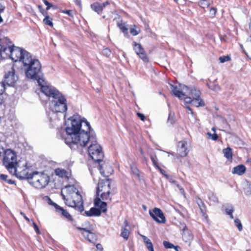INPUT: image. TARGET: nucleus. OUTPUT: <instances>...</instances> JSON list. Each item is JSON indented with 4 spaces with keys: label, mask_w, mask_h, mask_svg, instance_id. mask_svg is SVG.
Wrapping results in <instances>:
<instances>
[{
    "label": "nucleus",
    "mask_w": 251,
    "mask_h": 251,
    "mask_svg": "<svg viewBox=\"0 0 251 251\" xmlns=\"http://www.w3.org/2000/svg\"><path fill=\"white\" fill-rule=\"evenodd\" d=\"M69 120L71 123L66 127V135L62 138L71 148L73 145L77 147H86L89 135L93 133L89 123L85 119H82L78 115H74Z\"/></svg>",
    "instance_id": "f257e3e1"
},
{
    "label": "nucleus",
    "mask_w": 251,
    "mask_h": 251,
    "mask_svg": "<svg viewBox=\"0 0 251 251\" xmlns=\"http://www.w3.org/2000/svg\"><path fill=\"white\" fill-rule=\"evenodd\" d=\"M88 144H90L88 149L90 157L99 163V170L100 173L104 176H108L113 172L112 168L110 165L102 161L104 154L101 147L97 143L96 137L93 133L89 135Z\"/></svg>",
    "instance_id": "f03ea898"
},
{
    "label": "nucleus",
    "mask_w": 251,
    "mask_h": 251,
    "mask_svg": "<svg viewBox=\"0 0 251 251\" xmlns=\"http://www.w3.org/2000/svg\"><path fill=\"white\" fill-rule=\"evenodd\" d=\"M25 57L23 66L26 77L37 80L38 83L43 82V74L40 61L31 54H27Z\"/></svg>",
    "instance_id": "7ed1b4c3"
},
{
    "label": "nucleus",
    "mask_w": 251,
    "mask_h": 251,
    "mask_svg": "<svg viewBox=\"0 0 251 251\" xmlns=\"http://www.w3.org/2000/svg\"><path fill=\"white\" fill-rule=\"evenodd\" d=\"M8 42L10 45L5 44V51L8 53H6L7 57H10L14 62L21 61L23 64L25 56L31 54L25 50L13 46L9 39Z\"/></svg>",
    "instance_id": "20e7f679"
},
{
    "label": "nucleus",
    "mask_w": 251,
    "mask_h": 251,
    "mask_svg": "<svg viewBox=\"0 0 251 251\" xmlns=\"http://www.w3.org/2000/svg\"><path fill=\"white\" fill-rule=\"evenodd\" d=\"M51 113L49 114L50 121L56 116L55 113H64L67 109L66 100L64 96L60 93L51 101L50 104Z\"/></svg>",
    "instance_id": "39448f33"
},
{
    "label": "nucleus",
    "mask_w": 251,
    "mask_h": 251,
    "mask_svg": "<svg viewBox=\"0 0 251 251\" xmlns=\"http://www.w3.org/2000/svg\"><path fill=\"white\" fill-rule=\"evenodd\" d=\"M49 181V176L43 172H33L32 175L28 178L29 184L38 189L45 188Z\"/></svg>",
    "instance_id": "423d86ee"
},
{
    "label": "nucleus",
    "mask_w": 251,
    "mask_h": 251,
    "mask_svg": "<svg viewBox=\"0 0 251 251\" xmlns=\"http://www.w3.org/2000/svg\"><path fill=\"white\" fill-rule=\"evenodd\" d=\"M111 180L109 179L100 180L96 191V198H100L102 201H111L110 196Z\"/></svg>",
    "instance_id": "0eeeda50"
},
{
    "label": "nucleus",
    "mask_w": 251,
    "mask_h": 251,
    "mask_svg": "<svg viewBox=\"0 0 251 251\" xmlns=\"http://www.w3.org/2000/svg\"><path fill=\"white\" fill-rule=\"evenodd\" d=\"M19 163L17 156L15 151L6 149L4 151L3 164L9 173H14V168Z\"/></svg>",
    "instance_id": "6e6552de"
},
{
    "label": "nucleus",
    "mask_w": 251,
    "mask_h": 251,
    "mask_svg": "<svg viewBox=\"0 0 251 251\" xmlns=\"http://www.w3.org/2000/svg\"><path fill=\"white\" fill-rule=\"evenodd\" d=\"M14 173H9L12 175L15 176L21 179L28 178L32 175V172H30V169L27 167L25 162L19 161L18 164L14 168Z\"/></svg>",
    "instance_id": "1a4fd4ad"
},
{
    "label": "nucleus",
    "mask_w": 251,
    "mask_h": 251,
    "mask_svg": "<svg viewBox=\"0 0 251 251\" xmlns=\"http://www.w3.org/2000/svg\"><path fill=\"white\" fill-rule=\"evenodd\" d=\"M62 197L68 206L75 207L80 212L83 211L82 198L79 192L76 193L75 196L69 197V198H66L65 195L62 192Z\"/></svg>",
    "instance_id": "9d476101"
},
{
    "label": "nucleus",
    "mask_w": 251,
    "mask_h": 251,
    "mask_svg": "<svg viewBox=\"0 0 251 251\" xmlns=\"http://www.w3.org/2000/svg\"><path fill=\"white\" fill-rule=\"evenodd\" d=\"M94 204L98 208H91L89 211H86L85 213L87 216H100L101 212H105L107 211L106 202L101 201L100 198L95 199Z\"/></svg>",
    "instance_id": "9b49d317"
},
{
    "label": "nucleus",
    "mask_w": 251,
    "mask_h": 251,
    "mask_svg": "<svg viewBox=\"0 0 251 251\" xmlns=\"http://www.w3.org/2000/svg\"><path fill=\"white\" fill-rule=\"evenodd\" d=\"M38 84L40 86V89L43 93L48 97L52 98V100L60 94L56 88L47 84L44 78H43V82L38 83Z\"/></svg>",
    "instance_id": "f8f14e48"
},
{
    "label": "nucleus",
    "mask_w": 251,
    "mask_h": 251,
    "mask_svg": "<svg viewBox=\"0 0 251 251\" xmlns=\"http://www.w3.org/2000/svg\"><path fill=\"white\" fill-rule=\"evenodd\" d=\"M7 71L5 73L3 83L8 86H13L18 80V76L15 75V70L11 65L7 66Z\"/></svg>",
    "instance_id": "ddd939ff"
},
{
    "label": "nucleus",
    "mask_w": 251,
    "mask_h": 251,
    "mask_svg": "<svg viewBox=\"0 0 251 251\" xmlns=\"http://www.w3.org/2000/svg\"><path fill=\"white\" fill-rule=\"evenodd\" d=\"M170 86L173 94L179 99H181L184 96L187 95L189 91V88L187 86L181 84L176 86L170 84Z\"/></svg>",
    "instance_id": "4468645a"
},
{
    "label": "nucleus",
    "mask_w": 251,
    "mask_h": 251,
    "mask_svg": "<svg viewBox=\"0 0 251 251\" xmlns=\"http://www.w3.org/2000/svg\"><path fill=\"white\" fill-rule=\"evenodd\" d=\"M149 214L152 219L159 223H164L165 218L162 211L158 208H154L152 211L150 210Z\"/></svg>",
    "instance_id": "2eb2a0df"
},
{
    "label": "nucleus",
    "mask_w": 251,
    "mask_h": 251,
    "mask_svg": "<svg viewBox=\"0 0 251 251\" xmlns=\"http://www.w3.org/2000/svg\"><path fill=\"white\" fill-rule=\"evenodd\" d=\"M189 143L185 140L180 141L177 144V153L180 157L186 156L189 151Z\"/></svg>",
    "instance_id": "dca6fc26"
},
{
    "label": "nucleus",
    "mask_w": 251,
    "mask_h": 251,
    "mask_svg": "<svg viewBox=\"0 0 251 251\" xmlns=\"http://www.w3.org/2000/svg\"><path fill=\"white\" fill-rule=\"evenodd\" d=\"M48 203L49 204L53 206L56 212L60 214L62 217L67 219L69 221H72L73 220L71 215L66 210L53 202L50 199H49Z\"/></svg>",
    "instance_id": "f3484780"
},
{
    "label": "nucleus",
    "mask_w": 251,
    "mask_h": 251,
    "mask_svg": "<svg viewBox=\"0 0 251 251\" xmlns=\"http://www.w3.org/2000/svg\"><path fill=\"white\" fill-rule=\"evenodd\" d=\"M133 50L138 56L144 62H148V58L141 45L136 42L133 44Z\"/></svg>",
    "instance_id": "a211bd4d"
},
{
    "label": "nucleus",
    "mask_w": 251,
    "mask_h": 251,
    "mask_svg": "<svg viewBox=\"0 0 251 251\" xmlns=\"http://www.w3.org/2000/svg\"><path fill=\"white\" fill-rule=\"evenodd\" d=\"M8 43V39L7 37H0V59L7 57L6 53H8L5 51V44L10 45Z\"/></svg>",
    "instance_id": "6ab92c4d"
},
{
    "label": "nucleus",
    "mask_w": 251,
    "mask_h": 251,
    "mask_svg": "<svg viewBox=\"0 0 251 251\" xmlns=\"http://www.w3.org/2000/svg\"><path fill=\"white\" fill-rule=\"evenodd\" d=\"M109 4L110 3L108 1H106L102 3L95 2L91 5V7L93 10L95 11L98 14H100L103 8Z\"/></svg>",
    "instance_id": "aec40b11"
},
{
    "label": "nucleus",
    "mask_w": 251,
    "mask_h": 251,
    "mask_svg": "<svg viewBox=\"0 0 251 251\" xmlns=\"http://www.w3.org/2000/svg\"><path fill=\"white\" fill-rule=\"evenodd\" d=\"M185 101L187 103H191L192 105L197 107L204 105V101L200 98L192 99L191 97H186Z\"/></svg>",
    "instance_id": "412c9836"
},
{
    "label": "nucleus",
    "mask_w": 251,
    "mask_h": 251,
    "mask_svg": "<svg viewBox=\"0 0 251 251\" xmlns=\"http://www.w3.org/2000/svg\"><path fill=\"white\" fill-rule=\"evenodd\" d=\"M181 228L182 229V238L185 242L190 241L193 239V235L185 224H181Z\"/></svg>",
    "instance_id": "4be33fe9"
},
{
    "label": "nucleus",
    "mask_w": 251,
    "mask_h": 251,
    "mask_svg": "<svg viewBox=\"0 0 251 251\" xmlns=\"http://www.w3.org/2000/svg\"><path fill=\"white\" fill-rule=\"evenodd\" d=\"M64 191L66 193V198H69V197L75 196L76 193L78 192V190L73 185L66 186Z\"/></svg>",
    "instance_id": "5701e85b"
},
{
    "label": "nucleus",
    "mask_w": 251,
    "mask_h": 251,
    "mask_svg": "<svg viewBox=\"0 0 251 251\" xmlns=\"http://www.w3.org/2000/svg\"><path fill=\"white\" fill-rule=\"evenodd\" d=\"M54 173L56 176L65 179H68L71 175L70 172L60 168L56 169Z\"/></svg>",
    "instance_id": "b1692460"
},
{
    "label": "nucleus",
    "mask_w": 251,
    "mask_h": 251,
    "mask_svg": "<svg viewBox=\"0 0 251 251\" xmlns=\"http://www.w3.org/2000/svg\"><path fill=\"white\" fill-rule=\"evenodd\" d=\"M124 224L125 227H122L121 236L124 238L125 240H127L128 238L129 235V226L126 220L125 221Z\"/></svg>",
    "instance_id": "393cba45"
},
{
    "label": "nucleus",
    "mask_w": 251,
    "mask_h": 251,
    "mask_svg": "<svg viewBox=\"0 0 251 251\" xmlns=\"http://www.w3.org/2000/svg\"><path fill=\"white\" fill-rule=\"evenodd\" d=\"M246 167L243 165H239L233 168L232 173L233 174H237L239 176L243 175L246 171Z\"/></svg>",
    "instance_id": "a878e982"
},
{
    "label": "nucleus",
    "mask_w": 251,
    "mask_h": 251,
    "mask_svg": "<svg viewBox=\"0 0 251 251\" xmlns=\"http://www.w3.org/2000/svg\"><path fill=\"white\" fill-rule=\"evenodd\" d=\"M78 229L79 230H83V232L82 233V234L84 238H85L86 239H87V240L89 242L92 241V240L94 237V234L92 232H91L88 230H87L85 228L79 227V228H78Z\"/></svg>",
    "instance_id": "bb28decb"
},
{
    "label": "nucleus",
    "mask_w": 251,
    "mask_h": 251,
    "mask_svg": "<svg viewBox=\"0 0 251 251\" xmlns=\"http://www.w3.org/2000/svg\"><path fill=\"white\" fill-rule=\"evenodd\" d=\"M165 177L171 183L176 185L179 189L180 193L182 194H184V189L180 187V186L177 183V181L174 179L172 176L166 175Z\"/></svg>",
    "instance_id": "cd10ccee"
},
{
    "label": "nucleus",
    "mask_w": 251,
    "mask_h": 251,
    "mask_svg": "<svg viewBox=\"0 0 251 251\" xmlns=\"http://www.w3.org/2000/svg\"><path fill=\"white\" fill-rule=\"evenodd\" d=\"M187 95L191 96L190 97L192 99L193 98H200L201 92L199 90L196 89L195 88H192L190 90L189 88V91Z\"/></svg>",
    "instance_id": "c85d7f7f"
},
{
    "label": "nucleus",
    "mask_w": 251,
    "mask_h": 251,
    "mask_svg": "<svg viewBox=\"0 0 251 251\" xmlns=\"http://www.w3.org/2000/svg\"><path fill=\"white\" fill-rule=\"evenodd\" d=\"M223 152L224 154V156L227 159L230 160L232 158V154L231 149L230 148L227 147V148L224 149Z\"/></svg>",
    "instance_id": "c756f323"
},
{
    "label": "nucleus",
    "mask_w": 251,
    "mask_h": 251,
    "mask_svg": "<svg viewBox=\"0 0 251 251\" xmlns=\"http://www.w3.org/2000/svg\"><path fill=\"white\" fill-rule=\"evenodd\" d=\"M129 29L130 33L133 36H136L141 32V29L137 28L135 25H131Z\"/></svg>",
    "instance_id": "7c9ffc66"
},
{
    "label": "nucleus",
    "mask_w": 251,
    "mask_h": 251,
    "mask_svg": "<svg viewBox=\"0 0 251 251\" xmlns=\"http://www.w3.org/2000/svg\"><path fill=\"white\" fill-rule=\"evenodd\" d=\"M212 2L209 0H200L198 4L201 8H205L209 6Z\"/></svg>",
    "instance_id": "2f4dec72"
},
{
    "label": "nucleus",
    "mask_w": 251,
    "mask_h": 251,
    "mask_svg": "<svg viewBox=\"0 0 251 251\" xmlns=\"http://www.w3.org/2000/svg\"><path fill=\"white\" fill-rule=\"evenodd\" d=\"M208 197L210 201L214 203L218 202V197L212 192H209L208 194Z\"/></svg>",
    "instance_id": "473e14b6"
},
{
    "label": "nucleus",
    "mask_w": 251,
    "mask_h": 251,
    "mask_svg": "<svg viewBox=\"0 0 251 251\" xmlns=\"http://www.w3.org/2000/svg\"><path fill=\"white\" fill-rule=\"evenodd\" d=\"M43 22L45 24L50 27L53 26L52 19L48 15L45 16V18L43 20Z\"/></svg>",
    "instance_id": "72a5a7b5"
},
{
    "label": "nucleus",
    "mask_w": 251,
    "mask_h": 251,
    "mask_svg": "<svg viewBox=\"0 0 251 251\" xmlns=\"http://www.w3.org/2000/svg\"><path fill=\"white\" fill-rule=\"evenodd\" d=\"M118 26L120 28L121 31L126 35L128 34V29L126 27L125 23H118Z\"/></svg>",
    "instance_id": "f704fd0d"
},
{
    "label": "nucleus",
    "mask_w": 251,
    "mask_h": 251,
    "mask_svg": "<svg viewBox=\"0 0 251 251\" xmlns=\"http://www.w3.org/2000/svg\"><path fill=\"white\" fill-rule=\"evenodd\" d=\"M131 171L132 174L136 177L139 178V170L136 167L130 166Z\"/></svg>",
    "instance_id": "c9c22d12"
},
{
    "label": "nucleus",
    "mask_w": 251,
    "mask_h": 251,
    "mask_svg": "<svg viewBox=\"0 0 251 251\" xmlns=\"http://www.w3.org/2000/svg\"><path fill=\"white\" fill-rule=\"evenodd\" d=\"M234 211L233 207L232 205L229 206L226 209V212L227 215H228L231 219L233 218L232 213Z\"/></svg>",
    "instance_id": "e433bc0d"
},
{
    "label": "nucleus",
    "mask_w": 251,
    "mask_h": 251,
    "mask_svg": "<svg viewBox=\"0 0 251 251\" xmlns=\"http://www.w3.org/2000/svg\"><path fill=\"white\" fill-rule=\"evenodd\" d=\"M207 85L209 89L213 91H218L220 90V87L218 85H216L215 84H207Z\"/></svg>",
    "instance_id": "4c0bfd02"
},
{
    "label": "nucleus",
    "mask_w": 251,
    "mask_h": 251,
    "mask_svg": "<svg viewBox=\"0 0 251 251\" xmlns=\"http://www.w3.org/2000/svg\"><path fill=\"white\" fill-rule=\"evenodd\" d=\"M199 206L202 214V215L206 217L207 215L205 214V206L204 203L201 201V204L199 203Z\"/></svg>",
    "instance_id": "58836bf2"
},
{
    "label": "nucleus",
    "mask_w": 251,
    "mask_h": 251,
    "mask_svg": "<svg viewBox=\"0 0 251 251\" xmlns=\"http://www.w3.org/2000/svg\"><path fill=\"white\" fill-rule=\"evenodd\" d=\"M219 60L221 63H225L230 60V57L228 56H222L219 58Z\"/></svg>",
    "instance_id": "ea45409f"
},
{
    "label": "nucleus",
    "mask_w": 251,
    "mask_h": 251,
    "mask_svg": "<svg viewBox=\"0 0 251 251\" xmlns=\"http://www.w3.org/2000/svg\"><path fill=\"white\" fill-rule=\"evenodd\" d=\"M234 223L235 224V226L238 228V230L239 231H241L243 229V227H242V224H241L240 220L238 219H236L234 220Z\"/></svg>",
    "instance_id": "a19ab883"
},
{
    "label": "nucleus",
    "mask_w": 251,
    "mask_h": 251,
    "mask_svg": "<svg viewBox=\"0 0 251 251\" xmlns=\"http://www.w3.org/2000/svg\"><path fill=\"white\" fill-rule=\"evenodd\" d=\"M151 159L153 165L156 167L159 168V166L157 162V157L156 155H151Z\"/></svg>",
    "instance_id": "79ce46f5"
},
{
    "label": "nucleus",
    "mask_w": 251,
    "mask_h": 251,
    "mask_svg": "<svg viewBox=\"0 0 251 251\" xmlns=\"http://www.w3.org/2000/svg\"><path fill=\"white\" fill-rule=\"evenodd\" d=\"M208 138L212 139V140L216 141L218 139V136L217 134L214 133L213 134L210 132L207 133Z\"/></svg>",
    "instance_id": "37998d69"
},
{
    "label": "nucleus",
    "mask_w": 251,
    "mask_h": 251,
    "mask_svg": "<svg viewBox=\"0 0 251 251\" xmlns=\"http://www.w3.org/2000/svg\"><path fill=\"white\" fill-rule=\"evenodd\" d=\"M163 244L164 246L166 249H172L175 247V246L174 245L166 241H164Z\"/></svg>",
    "instance_id": "c03bdc74"
},
{
    "label": "nucleus",
    "mask_w": 251,
    "mask_h": 251,
    "mask_svg": "<svg viewBox=\"0 0 251 251\" xmlns=\"http://www.w3.org/2000/svg\"><path fill=\"white\" fill-rule=\"evenodd\" d=\"M102 53L104 56L109 57L111 54V51L109 49L105 48L102 50Z\"/></svg>",
    "instance_id": "a18cd8bd"
},
{
    "label": "nucleus",
    "mask_w": 251,
    "mask_h": 251,
    "mask_svg": "<svg viewBox=\"0 0 251 251\" xmlns=\"http://www.w3.org/2000/svg\"><path fill=\"white\" fill-rule=\"evenodd\" d=\"M44 3L47 6L46 10H48L50 9V7L53 6V5L50 3L48 1L46 0H44Z\"/></svg>",
    "instance_id": "49530a36"
},
{
    "label": "nucleus",
    "mask_w": 251,
    "mask_h": 251,
    "mask_svg": "<svg viewBox=\"0 0 251 251\" xmlns=\"http://www.w3.org/2000/svg\"><path fill=\"white\" fill-rule=\"evenodd\" d=\"M5 90V84L2 82H0V96L2 94Z\"/></svg>",
    "instance_id": "de8ad7c7"
},
{
    "label": "nucleus",
    "mask_w": 251,
    "mask_h": 251,
    "mask_svg": "<svg viewBox=\"0 0 251 251\" xmlns=\"http://www.w3.org/2000/svg\"><path fill=\"white\" fill-rule=\"evenodd\" d=\"M31 221L32 222L34 229L36 231V232H37V233L39 234H40V230H39L37 225L35 223V222L33 221V220H31Z\"/></svg>",
    "instance_id": "09e8293b"
},
{
    "label": "nucleus",
    "mask_w": 251,
    "mask_h": 251,
    "mask_svg": "<svg viewBox=\"0 0 251 251\" xmlns=\"http://www.w3.org/2000/svg\"><path fill=\"white\" fill-rule=\"evenodd\" d=\"M216 8L214 7H212L210 9V14L212 16H214L216 13Z\"/></svg>",
    "instance_id": "8fccbe9b"
},
{
    "label": "nucleus",
    "mask_w": 251,
    "mask_h": 251,
    "mask_svg": "<svg viewBox=\"0 0 251 251\" xmlns=\"http://www.w3.org/2000/svg\"><path fill=\"white\" fill-rule=\"evenodd\" d=\"M186 109L188 110L187 113L188 114H190L194 118V119H195L194 113L192 111L191 108L189 106H186Z\"/></svg>",
    "instance_id": "3c124183"
},
{
    "label": "nucleus",
    "mask_w": 251,
    "mask_h": 251,
    "mask_svg": "<svg viewBox=\"0 0 251 251\" xmlns=\"http://www.w3.org/2000/svg\"><path fill=\"white\" fill-rule=\"evenodd\" d=\"M140 236L142 237V238L144 240V242L146 244H147L149 242L151 241V240L149 238H148L146 236L143 235H140Z\"/></svg>",
    "instance_id": "603ef678"
},
{
    "label": "nucleus",
    "mask_w": 251,
    "mask_h": 251,
    "mask_svg": "<svg viewBox=\"0 0 251 251\" xmlns=\"http://www.w3.org/2000/svg\"><path fill=\"white\" fill-rule=\"evenodd\" d=\"M63 13L68 14L69 16L73 17L74 12L72 10H65L63 11Z\"/></svg>",
    "instance_id": "864d4df0"
},
{
    "label": "nucleus",
    "mask_w": 251,
    "mask_h": 251,
    "mask_svg": "<svg viewBox=\"0 0 251 251\" xmlns=\"http://www.w3.org/2000/svg\"><path fill=\"white\" fill-rule=\"evenodd\" d=\"M137 115L138 116V117L143 121H144L145 119V116L142 114V113H137Z\"/></svg>",
    "instance_id": "5fc2aeb1"
},
{
    "label": "nucleus",
    "mask_w": 251,
    "mask_h": 251,
    "mask_svg": "<svg viewBox=\"0 0 251 251\" xmlns=\"http://www.w3.org/2000/svg\"><path fill=\"white\" fill-rule=\"evenodd\" d=\"M147 246V247L149 250L152 249L153 248V245L151 241L149 242L147 244H146Z\"/></svg>",
    "instance_id": "6e6d98bb"
},
{
    "label": "nucleus",
    "mask_w": 251,
    "mask_h": 251,
    "mask_svg": "<svg viewBox=\"0 0 251 251\" xmlns=\"http://www.w3.org/2000/svg\"><path fill=\"white\" fill-rule=\"evenodd\" d=\"M96 247H97V249L98 250H100V251H102V250H103L102 247L101 245L100 244H97L96 246Z\"/></svg>",
    "instance_id": "4d7b16f0"
},
{
    "label": "nucleus",
    "mask_w": 251,
    "mask_h": 251,
    "mask_svg": "<svg viewBox=\"0 0 251 251\" xmlns=\"http://www.w3.org/2000/svg\"><path fill=\"white\" fill-rule=\"evenodd\" d=\"M7 176L5 175H0V178L3 180H6V179L7 178Z\"/></svg>",
    "instance_id": "13d9d810"
},
{
    "label": "nucleus",
    "mask_w": 251,
    "mask_h": 251,
    "mask_svg": "<svg viewBox=\"0 0 251 251\" xmlns=\"http://www.w3.org/2000/svg\"><path fill=\"white\" fill-rule=\"evenodd\" d=\"M21 214L22 215H23V216L24 218H25V219L27 222H30V220H29V218H28L26 216V215H25L23 212H21Z\"/></svg>",
    "instance_id": "bf43d9fd"
},
{
    "label": "nucleus",
    "mask_w": 251,
    "mask_h": 251,
    "mask_svg": "<svg viewBox=\"0 0 251 251\" xmlns=\"http://www.w3.org/2000/svg\"><path fill=\"white\" fill-rule=\"evenodd\" d=\"M157 168L159 170V171H160V172L165 176V175H166V172L164 170L162 169L159 166V168Z\"/></svg>",
    "instance_id": "052dcab7"
},
{
    "label": "nucleus",
    "mask_w": 251,
    "mask_h": 251,
    "mask_svg": "<svg viewBox=\"0 0 251 251\" xmlns=\"http://www.w3.org/2000/svg\"><path fill=\"white\" fill-rule=\"evenodd\" d=\"M75 3L79 5V6H80L81 5V2H80V1L79 0H75Z\"/></svg>",
    "instance_id": "680f3d73"
},
{
    "label": "nucleus",
    "mask_w": 251,
    "mask_h": 251,
    "mask_svg": "<svg viewBox=\"0 0 251 251\" xmlns=\"http://www.w3.org/2000/svg\"><path fill=\"white\" fill-rule=\"evenodd\" d=\"M173 248L175 249L176 251H178V249L179 248V247L178 246H175Z\"/></svg>",
    "instance_id": "e2e57ef3"
},
{
    "label": "nucleus",
    "mask_w": 251,
    "mask_h": 251,
    "mask_svg": "<svg viewBox=\"0 0 251 251\" xmlns=\"http://www.w3.org/2000/svg\"><path fill=\"white\" fill-rule=\"evenodd\" d=\"M212 130L214 131V133H215V128L214 127H212Z\"/></svg>",
    "instance_id": "0e129e2a"
},
{
    "label": "nucleus",
    "mask_w": 251,
    "mask_h": 251,
    "mask_svg": "<svg viewBox=\"0 0 251 251\" xmlns=\"http://www.w3.org/2000/svg\"><path fill=\"white\" fill-rule=\"evenodd\" d=\"M143 207L145 210H146V207L145 205H143Z\"/></svg>",
    "instance_id": "69168bd1"
},
{
    "label": "nucleus",
    "mask_w": 251,
    "mask_h": 251,
    "mask_svg": "<svg viewBox=\"0 0 251 251\" xmlns=\"http://www.w3.org/2000/svg\"><path fill=\"white\" fill-rule=\"evenodd\" d=\"M3 10V9H0V13L2 12Z\"/></svg>",
    "instance_id": "338daca9"
},
{
    "label": "nucleus",
    "mask_w": 251,
    "mask_h": 251,
    "mask_svg": "<svg viewBox=\"0 0 251 251\" xmlns=\"http://www.w3.org/2000/svg\"><path fill=\"white\" fill-rule=\"evenodd\" d=\"M149 251H154L153 248H152V249L150 250Z\"/></svg>",
    "instance_id": "774afa93"
}]
</instances>
